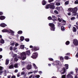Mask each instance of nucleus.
<instances>
[{
  "label": "nucleus",
  "instance_id": "f257e3e1",
  "mask_svg": "<svg viewBox=\"0 0 78 78\" xmlns=\"http://www.w3.org/2000/svg\"><path fill=\"white\" fill-rule=\"evenodd\" d=\"M78 10L77 7H76L74 8H69L68 9V11L69 12H72V16H75L78 14V13H76V12Z\"/></svg>",
  "mask_w": 78,
  "mask_h": 78
},
{
  "label": "nucleus",
  "instance_id": "f03ea898",
  "mask_svg": "<svg viewBox=\"0 0 78 78\" xmlns=\"http://www.w3.org/2000/svg\"><path fill=\"white\" fill-rule=\"evenodd\" d=\"M21 58L22 59V60H25L26 58H27V56H26V54L25 52H23L21 54Z\"/></svg>",
  "mask_w": 78,
  "mask_h": 78
},
{
  "label": "nucleus",
  "instance_id": "7ed1b4c3",
  "mask_svg": "<svg viewBox=\"0 0 78 78\" xmlns=\"http://www.w3.org/2000/svg\"><path fill=\"white\" fill-rule=\"evenodd\" d=\"M49 26L51 27L50 29L51 31H55V25L52 23H50L49 24Z\"/></svg>",
  "mask_w": 78,
  "mask_h": 78
},
{
  "label": "nucleus",
  "instance_id": "20e7f679",
  "mask_svg": "<svg viewBox=\"0 0 78 78\" xmlns=\"http://www.w3.org/2000/svg\"><path fill=\"white\" fill-rule=\"evenodd\" d=\"M37 57V53L36 52L34 53L32 55V56H31V58L33 59H36Z\"/></svg>",
  "mask_w": 78,
  "mask_h": 78
},
{
  "label": "nucleus",
  "instance_id": "39448f33",
  "mask_svg": "<svg viewBox=\"0 0 78 78\" xmlns=\"http://www.w3.org/2000/svg\"><path fill=\"white\" fill-rule=\"evenodd\" d=\"M73 44L76 46L78 45V41L76 39H74L73 41Z\"/></svg>",
  "mask_w": 78,
  "mask_h": 78
},
{
  "label": "nucleus",
  "instance_id": "423d86ee",
  "mask_svg": "<svg viewBox=\"0 0 78 78\" xmlns=\"http://www.w3.org/2000/svg\"><path fill=\"white\" fill-rule=\"evenodd\" d=\"M50 8L51 9H55V4L54 3H51L50 4Z\"/></svg>",
  "mask_w": 78,
  "mask_h": 78
},
{
  "label": "nucleus",
  "instance_id": "0eeeda50",
  "mask_svg": "<svg viewBox=\"0 0 78 78\" xmlns=\"http://www.w3.org/2000/svg\"><path fill=\"white\" fill-rule=\"evenodd\" d=\"M60 72L62 74H64L65 72H66V69L65 68H63V69H62L60 71Z\"/></svg>",
  "mask_w": 78,
  "mask_h": 78
},
{
  "label": "nucleus",
  "instance_id": "6e6552de",
  "mask_svg": "<svg viewBox=\"0 0 78 78\" xmlns=\"http://www.w3.org/2000/svg\"><path fill=\"white\" fill-rule=\"evenodd\" d=\"M27 70H30L32 69V66L30 65H28L27 66Z\"/></svg>",
  "mask_w": 78,
  "mask_h": 78
},
{
  "label": "nucleus",
  "instance_id": "1a4fd4ad",
  "mask_svg": "<svg viewBox=\"0 0 78 78\" xmlns=\"http://www.w3.org/2000/svg\"><path fill=\"white\" fill-rule=\"evenodd\" d=\"M26 55H27V56H29V55H30V54L31 53H30V51L28 50H27L26 52H25Z\"/></svg>",
  "mask_w": 78,
  "mask_h": 78
},
{
  "label": "nucleus",
  "instance_id": "9d476101",
  "mask_svg": "<svg viewBox=\"0 0 78 78\" xmlns=\"http://www.w3.org/2000/svg\"><path fill=\"white\" fill-rule=\"evenodd\" d=\"M0 26H1V27H6L7 25H6V24H5V23H2L0 24Z\"/></svg>",
  "mask_w": 78,
  "mask_h": 78
},
{
  "label": "nucleus",
  "instance_id": "9b49d317",
  "mask_svg": "<svg viewBox=\"0 0 78 78\" xmlns=\"http://www.w3.org/2000/svg\"><path fill=\"white\" fill-rule=\"evenodd\" d=\"M3 33H9V31L7 29H3L2 30Z\"/></svg>",
  "mask_w": 78,
  "mask_h": 78
},
{
  "label": "nucleus",
  "instance_id": "f8f14e48",
  "mask_svg": "<svg viewBox=\"0 0 78 78\" xmlns=\"http://www.w3.org/2000/svg\"><path fill=\"white\" fill-rule=\"evenodd\" d=\"M9 33H10L11 34V35H12V36H14V32L12 31V30H9Z\"/></svg>",
  "mask_w": 78,
  "mask_h": 78
},
{
  "label": "nucleus",
  "instance_id": "ddd939ff",
  "mask_svg": "<svg viewBox=\"0 0 78 78\" xmlns=\"http://www.w3.org/2000/svg\"><path fill=\"white\" fill-rule=\"evenodd\" d=\"M15 43H16V42L12 41L10 42L11 45H12V46H14V45H15Z\"/></svg>",
  "mask_w": 78,
  "mask_h": 78
},
{
  "label": "nucleus",
  "instance_id": "4468645a",
  "mask_svg": "<svg viewBox=\"0 0 78 78\" xmlns=\"http://www.w3.org/2000/svg\"><path fill=\"white\" fill-rule=\"evenodd\" d=\"M0 43L1 44H4L5 43V40L2 38H1L0 41Z\"/></svg>",
  "mask_w": 78,
  "mask_h": 78
},
{
  "label": "nucleus",
  "instance_id": "2eb2a0df",
  "mask_svg": "<svg viewBox=\"0 0 78 78\" xmlns=\"http://www.w3.org/2000/svg\"><path fill=\"white\" fill-rule=\"evenodd\" d=\"M33 49H34V50L36 51L37 50H39V48L38 47H33Z\"/></svg>",
  "mask_w": 78,
  "mask_h": 78
},
{
  "label": "nucleus",
  "instance_id": "dca6fc26",
  "mask_svg": "<svg viewBox=\"0 0 78 78\" xmlns=\"http://www.w3.org/2000/svg\"><path fill=\"white\" fill-rule=\"evenodd\" d=\"M56 65H58L59 66H61V63L59 61H57L55 62Z\"/></svg>",
  "mask_w": 78,
  "mask_h": 78
},
{
  "label": "nucleus",
  "instance_id": "f3484780",
  "mask_svg": "<svg viewBox=\"0 0 78 78\" xmlns=\"http://www.w3.org/2000/svg\"><path fill=\"white\" fill-rule=\"evenodd\" d=\"M9 60L8 59H7L5 60V65H8L9 64Z\"/></svg>",
  "mask_w": 78,
  "mask_h": 78
},
{
  "label": "nucleus",
  "instance_id": "a211bd4d",
  "mask_svg": "<svg viewBox=\"0 0 78 78\" xmlns=\"http://www.w3.org/2000/svg\"><path fill=\"white\" fill-rule=\"evenodd\" d=\"M9 69H14V66L12 65H11L10 66H9Z\"/></svg>",
  "mask_w": 78,
  "mask_h": 78
},
{
  "label": "nucleus",
  "instance_id": "6ab92c4d",
  "mask_svg": "<svg viewBox=\"0 0 78 78\" xmlns=\"http://www.w3.org/2000/svg\"><path fill=\"white\" fill-rule=\"evenodd\" d=\"M5 19V17L4 16H1L0 17V19L1 20H4Z\"/></svg>",
  "mask_w": 78,
  "mask_h": 78
},
{
  "label": "nucleus",
  "instance_id": "aec40b11",
  "mask_svg": "<svg viewBox=\"0 0 78 78\" xmlns=\"http://www.w3.org/2000/svg\"><path fill=\"white\" fill-rule=\"evenodd\" d=\"M42 4L43 5H46V1L45 0H43L42 2Z\"/></svg>",
  "mask_w": 78,
  "mask_h": 78
},
{
  "label": "nucleus",
  "instance_id": "412c9836",
  "mask_svg": "<svg viewBox=\"0 0 78 78\" xmlns=\"http://www.w3.org/2000/svg\"><path fill=\"white\" fill-rule=\"evenodd\" d=\"M21 75H24V76H26V74H25V73L24 71H23L21 73Z\"/></svg>",
  "mask_w": 78,
  "mask_h": 78
},
{
  "label": "nucleus",
  "instance_id": "4be33fe9",
  "mask_svg": "<svg viewBox=\"0 0 78 78\" xmlns=\"http://www.w3.org/2000/svg\"><path fill=\"white\" fill-rule=\"evenodd\" d=\"M46 9H48L49 8H50V5L49 4H48L47 5H46Z\"/></svg>",
  "mask_w": 78,
  "mask_h": 78
},
{
  "label": "nucleus",
  "instance_id": "5701e85b",
  "mask_svg": "<svg viewBox=\"0 0 78 78\" xmlns=\"http://www.w3.org/2000/svg\"><path fill=\"white\" fill-rule=\"evenodd\" d=\"M20 48H21V49L23 50L25 48V46H24V45H21L20 46Z\"/></svg>",
  "mask_w": 78,
  "mask_h": 78
},
{
  "label": "nucleus",
  "instance_id": "b1692460",
  "mask_svg": "<svg viewBox=\"0 0 78 78\" xmlns=\"http://www.w3.org/2000/svg\"><path fill=\"white\" fill-rule=\"evenodd\" d=\"M65 68L66 69H69V65L68 64H65Z\"/></svg>",
  "mask_w": 78,
  "mask_h": 78
},
{
  "label": "nucleus",
  "instance_id": "393cba45",
  "mask_svg": "<svg viewBox=\"0 0 78 78\" xmlns=\"http://www.w3.org/2000/svg\"><path fill=\"white\" fill-rule=\"evenodd\" d=\"M18 58H20V57H17H17H15L14 58V61H16V62H17V61H18Z\"/></svg>",
  "mask_w": 78,
  "mask_h": 78
},
{
  "label": "nucleus",
  "instance_id": "a878e982",
  "mask_svg": "<svg viewBox=\"0 0 78 78\" xmlns=\"http://www.w3.org/2000/svg\"><path fill=\"white\" fill-rule=\"evenodd\" d=\"M20 38V40L21 41H23L24 40V37H21Z\"/></svg>",
  "mask_w": 78,
  "mask_h": 78
},
{
  "label": "nucleus",
  "instance_id": "bb28decb",
  "mask_svg": "<svg viewBox=\"0 0 78 78\" xmlns=\"http://www.w3.org/2000/svg\"><path fill=\"white\" fill-rule=\"evenodd\" d=\"M61 30L62 31H64V30H65V28H64V27L63 26H62L61 27Z\"/></svg>",
  "mask_w": 78,
  "mask_h": 78
},
{
  "label": "nucleus",
  "instance_id": "cd10ccee",
  "mask_svg": "<svg viewBox=\"0 0 78 78\" xmlns=\"http://www.w3.org/2000/svg\"><path fill=\"white\" fill-rule=\"evenodd\" d=\"M73 32H76V29L75 27H73Z\"/></svg>",
  "mask_w": 78,
  "mask_h": 78
},
{
  "label": "nucleus",
  "instance_id": "c85d7f7f",
  "mask_svg": "<svg viewBox=\"0 0 78 78\" xmlns=\"http://www.w3.org/2000/svg\"><path fill=\"white\" fill-rule=\"evenodd\" d=\"M14 67L15 68H18V64H16L14 65Z\"/></svg>",
  "mask_w": 78,
  "mask_h": 78
},
{
  "label": "nucleus",
  "instance_id": "c756f323",
  "mask_svg": "<svg viewBox=\"0 0 78 78\" xmlns=\"http://www.w3.org/2000/svg\"><path fill=\"white\" fill-rule=\"evenodd\" d=\"M22 33L23 32L22 31V30H20L18 32V34H22Z\"/></svg>",
  "mask_w": 78,
  "mask_h": 78
},
{
  "label": "nucleus",
  "instance_id": "7c9ffc66",
  "mask_svg": "<svg viewBox=\"0 0 78 78\" xmlns=\"http://www.w3.org/2000/svg\"><path fill=\"white\" fill-rule=\"evenodd\" d=\"M58 21L59 22H61V21H62V20L61 19L59 18H58Z\"/></svg>",
  "mask_w": 78,
  "mask_h": 78
},
{
  "label": "nucleus",
  "instance_id": "2f4dec72",
  "mask_svg": "<svg viewBox=\"0 0 78 78\" xmlns=\"http://www.w3.org/2000/svg\"><path fill=\"white\" fill-rule=\"evenodd\" d=\"M66 45H67L69 44H70V41H67L66 43Z\"/></svg>",
  "mask_w": 78,
  "mask_h": 78
},
{
  "label": "nucleus",
  "instance_id": "473e14b6",
  "mask_svg": "<svg viewBox=\"0 0 78 78\" xmlns=\"http://www.w3.org/2000/svg\"><path fill=\"white\" fill-rule=\"evenodd\" d=\"M64 58L65 59H66V60H67V59H69V57H68V56H65L64 57Z\"/></svg>",
  "mask_w": 78,
  "mask_h": 78
},
{
  "label": "nucleus",
  "instance_id": "72a5a7b5",
  "mask_svg": "<svg viewBox=\"0 0 78 78\" xmlns=\"http://www.w3.org/2000/svg\"><path fill=\"white\" fill-rule=\"evenodd\" d=\"M54 13L56 14H59V12L56 10H55L54 11Z\"/></svg>",
  "mask_w": 78,
  "mask_h": 78
},
{
  "label": "nucleus",
  "instance_id": "f704fd0d",
  "mask_svg": "<svg viewBox=\"0 0 78 78\" xmlns=\"http://www.w3.org/2000/svg\"><path fill=\"white\" fill-rule=\"evenodd\" d=\"M33 65L35 69H37V66H36V65H35V64H33Z\"/></svg>",
  "mask_w": 78,
  "mask_h": 78
},
{
  "label": "nucleus",
  "instance_id": "c9c22d12",
  "mask_svg": "<svg viewBox=\"0 0 78 78\" xmlns=\"http://www.w3.org/2000/svg\"><path fill=\"white\" fill-rule=\"evenodd\" d=\"M70 76H71V75H70V74H68L67 76V78H70Z\"/></svg>",
  "mask_w": 78,
  "mask_h": 78
},
{
  "label": "nucleus",
  "instance_id": "e433bc0d",
  "mask_svg": "<svg viewBox=\"0 0 78 78\" xmlns=\"http://www.w3.org/2000/svg\"><path fill=\"white\" fill-rule=\"evenodd\" d=\"M58 27H61V24L60 23H58Z\"/></svg>",
  "mask_w": 78,
  "mask_h": 78
},
{
  "label": "nucleus",
  "instance_id": "4c0bfd02",
  "mask_svg": "<svg viewBox=\"0 0 78 78\" xmlns=\"http://www.w3.org/2000/svg\"><path fill=\"white\" fill-rule=\"evenodd\" d=\"M75 19L76 18L75 17H73L71 18V20H74V19Z\"/></svg>",
  "mask_w": 78,
  "mask_h": 78
},
{
  "label": "nucleus",
  "instance_id": "58836bf2",
  "mask_svg": "<svg viewBox=\"0 0 78 78\" xmlns=\"http://www.w3.org/2000/svg\"><path fill=\"white\" fill-rule=\"evenodd\" d=\"M60 5H61V4H60V3H59V2H57L56 3V5H57V6H59Z\"/></svg>",
  "mask_w": 78,
  "mask_h": 78
},
{
  "label": "nucleus",
  "instance_id": "ea45409f",
  "mask_svg": "<svg viewBox=\"0 0 78 78\" xmlns=\"http://www.w3.org/2000/svg\"><path fill=\"white\" fill-rule=\"evenodd\" d=\"M48 20H52V18L51 16H49L48 18Z\"/></svg>",
  "mask_w": 78,
  "mask_h": 78
},
{
  "label": "nucleus",
  "instance_id": "a19ab883",
  "mask_svg": "<svg viewBox=\"0 0 78 78\" xmlns=\"http://www.w3.org/2000/svg\"><path fill=\"white\" fill-rule=\"evenodd\" d=\"M48 59L49 61H53V59L52 58H49Z\"/></svg>",
  "mask_w": 78,
  "mask_h": 78
},
{
  "label": "nucleus",
  "instance_id": "79ce46f5",
  "mask_svg": "<svg viewBox=\"0 0 78 78\" xmlns=\"http://www.w3.org/2000/svg\"><path fill=\"white\" fill-rule=\"evenodd\" d=\"M17 77H19L20 76V73H18L17 74Z\"/></svg>",
  "mask_w": 78,
  "mask_h": 78
},
{
  "label": "nucleus",
  "instance_id": "37998d69",
  "mask_svg": "<svg viewBox=\"0 0 78 78\" xmlns=\"http://www.w3.org/2000/svg\"><path fill=\"white\" fill-rule=\"evenodd\" d=\"M25 41H27V42H29V41H30V39H29L28 38H26L25 39Z\"/></svg>",
  "mask_w": 78,
  "mask_h": 78
},
{
  "label": "nucleus",
  "instance_id": "c03bdc74",
  "mask_svg": "<svg viewBox=\"0 0 78 78\" xmlns=\"http://www.w3.org/2000/svg\"><path fill=\"white\" fill-rule=\"evenodd\" d=\"M35 77L36 78H39L40 77V76L39 75H37L36 76H35Z\"/></svg>",
  "mask_w": 78,
  "mask_h": 78
},
{
  "label": "nucleus",
  "instance_id": "a18cd8bd",
  "mask_svg": "<svg viewBox=\"0 0 78 78\" xmlns=\"http://www.w3.org/2000/svg\"><path fill=\"white\" fill-rule=\"evenodd\" d=\"M74 3L75 4H78V0H76V1L74 2Z\"/></svg>",
  "mask_w": 78,
  "mask_h": 78
},
{
  "label": "nucleus",
  "instance_id": "49530a36",
  "mask_svg": "<svg viewBox=\"0 0 78 78\" xmlns=\"http://www.w3.org/2000/svg\"><path fill=\"white\" fill-rule=\"evenodd\" d=\"M52 17L53 18V19H57V18L56 17V16H55L52 15Z\"/></svg>",
  "mask_w": 78,
  "mask_h": 78
},
{
  "label": "nucleus",
  "instance_id": "de8ad7c7",
  "mask_svg": "<svg viewBox=\"0 0 78 78\" xmlns=\"http://www.w3.org/2000/svg\"><path fill=\"white\" fill-rule=\"evenodd\" d=\"M54 0H48V2L49 3H51V2H53Z\"/></svg>",
  "mask_w": 78,
  "mask_h": 78
},
{
  "label": "nucleus",
  "instance_id": "09e8293b",
  "mask_svg": "<svg viewBox=\"0 0 78 78\" xmlns=\"http://www.w3.org/2000/svg\"><path fill=\"white\" fill-rule=\"evenodd\" d=\"M65 5H68L69 4V1H66L65 3Z\"/></svg>",
  "mask_w": 78,
  "mask_h": 78
},
{
  "label": "nucleus",
  "instance_id": "8fccbe9b",
  "mask_svg": "<svg viewBox=\"0 0 78 78\" xmlns=\"http://www.w3.org/2000/svg\"><path fill=\"white\" fill-rule=\"evenodd\" d=\"M3 68L2 66H0V70H2Z\"/></svg>",
  "mask_w": 78,
  "mask_h": 78
},
{
  "label": "nucleus",
  "instance_id": "3c124183",
  "mask_svg": "<svg viewBox=\"0 0 78 78\" xmlns=\"http://www.w3.org/2000/svg\"><path fill=\"white\" fill-rule=\"evenodd\" d=\"M25 62L21 61V64L22 65H24V64H25Z\"/></svg>",
  "mask_w": 78,
  "mask_h": 78
},
{
  "label": "nucleus",
  "instance_id": "603ef678",
  "mask_svg": "<svg viewBox=\"0 0 78 78\" xmlns=\"http://www.w3.org/2000/svg\"><path fill=\"white\" fill-rule=\"evenodd\" d=\"M60 59L61 60H63L64 59V58L62 57H61L60 58Z\"/></svg>",
  "mask_w": 78,
  "mask_h": 78
},
{
  "label": "nucleus",
  "instance_id": "864d4df0",
  "mask_svg": "<svg viewBox=\"0 0 78 78\" xmlns=\"http://www.w3.org/2000/svg\"><path fill=\"white\" fill-rule=\"evenodd\" d=\"M15 73H17V72H18V70L16 69L15 70L14 72Z\"/></svg>",
  "mask_w": 78,
  "mask_h": 78
},
{
  "label": "nucleus",
  "instance_id": "5fc2aeb1",
  "mask_svg": "<svg viewBox=\"0 0 78 78\" xmlns=\"http://www.w3.org/2000/svg\"><path fill=\"white\" fill-rule=\"evenodd\" d=\"M75 70H76V73H77V72H78V68H76V69H75Z\"/></svg>",
  "mask_w": 78,
  "mask_h": 78
},
{
  "label": "nucleus",
  "instance_id": "6e6d98bb",
  "mask_svg": "<svg viewBox=\"0 0 78 78\" xmlns=\"http://www.w3.org/2000/svg\"><path fill=\"white\" fill-rule=\"evenodd\" d=\"M14 50H17V47H14L13 48Z\"/></svg>",
  "mask_w": 78,
  "mask_h": 78
},
{
  "label": "nucleus",
  "instance_id": "4d7b16f0",
  "mask_svg": "<svg viewBox=\"0 0 78 78\" xmlns=\"http://www.w3.org/2000/svg\"><path fill=\"white\" fill-rule=\"evenodd\" d=\"M56 19H57L56 18H55V19H52V20L54 21V22H55V21H56Z\"/></svg>",
  "mask_w": 78,
  "mask_h": 78
},
{
  "label": "nucleus",
  "instance_id": "13d9d810",
  "mask_svg": "<svg viewBox=\"0 0 78 78\" xmlns=\"http://www.w3.org/2000/svg\"><path fill=\"white\" fill-rule=\"evenodd\" d=\"M10 50H12V47H10Z\"/></svg>",
  "mask_w": 78,
  "mask_h": 78
},
{
  "label": "nucleus",
  "instance_id": "bf43d9fd",
  "mask_svg": "<svg viewBox=\"0 0 78 78\" xmlns=\"http://www.w3.org/2000/svg\"><path fill=\"white\" fill-rule=\"evenodd\" d=\"M70 54L69 53H67L66 54V55H69V56H70Z\"/></svg>",
  "mask_w": 78,
  "mask_h": 78
},
{
  "label": "nucleus",
  "instance_id": "052dcab7",
  "mask_svg": "<svg viewBox=\"0 0 78 78\" xmlns=\"http://www.w3.org/2000/svg\"><path fill=\"white\" fill-rule=\"evenodd\" d=\"M76 56L77 57V58H78V52L76 53Z\"/></svg>",
  "mask_w": 78,
  "mask_h": 78
},
{
  "label": "nucleus",
  "instance_id": "680f3d73",
  "mask_svg": "<svg viewBox=\"0 0 78 78\" xmlns=\"http://www.w3.org/2000/svg\"><path fill=\"white\" fill-rule=\"evenodd\" d=\"M62 78H66L65 75H63L62 76Z\"/></svg>",
  "mask_w": 78,
  "mask_h": 78
},
{
  "label": "nucleus",
  "instance_id": "e2e57ef3",
  "mask_svg": "<svg viewBox=\"0 0 78 78\" xmlns=\"http://www.w3.org/2000/svg\"><path fill=\"white\" fill-rule=\"evenodd\" d=\"M3 12H0V16H1L2 15H3Z\"/></svg>",
  "mask_w": 78,
  "mask_h": 78
},
{
  "label": "nucleus",
  "instance_id": "0e129e2a",
  "mask_svg": "<svg viewBox=\"0 0 78 78\" xmlns=\"http://www.w3.org/2000/svg\"><path fill=\"white\" fill-rule=\"evenodd\" d=\"M11 78H16V76H13L11 77Z\"/></svg>",
  "mask_w": 78,
  "mask_h": 78
},
{
  "label": "nucleus",
  "instance_id": "69168bd1",
  "mask_svg": "<svg viewBox=\"0 0 78 78\" xmlns=\"http://www.w3.org/2000/svg\"><path fill=\"white\" fill-rule=\"evenodd\" d=\"M11 77V75H9V76H8L7 78H10Z\"/></svg>",
  "mask_w": 78,
  "mask_h": 78
},
{
  "label": "nucleus",
  "instance_id": "338daca9",
  "mask_svg": "<svg viewBox=\"0 0 78 78\" xmlns=\"http://www.w3.org/2000/svg\"><path fill=\"white\" fill-rule=\"evenodd\" d=\"M18 45H19V44H18V43H16L15 44V46L16 47H17V46H18Z\"/></svg>",
  "mask_w": 78,
  "mask_h": 78
},
{
  "label": "nucleus",
  "instance_id": "774afa93",
  "mask_svg": "<svg viewBox=\"0 0 78 78\" xmlns=\"http://www.w3.org/2000/svg\"><path fill=\"white\" fill-rule=\"evenodd\" d=\"M68 27L69 28H71V25L69 24L68 26Z\"/></svg>",
  "mask_w": 78,
  "mask_h": 78
}]
</instances>
